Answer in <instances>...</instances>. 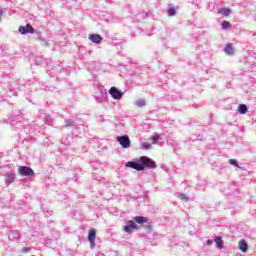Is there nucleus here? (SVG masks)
Returning <instances> with one entry per match:
<instances>
[{"instance_id": "1", "label": "nucleus", "mask_w": 256, "mask_h": 256, "mask_svg": "<svg viewBox=\"0 0 256 256\" xmlns=\"http://www.w3.org/2000/svg\"><path fill=\"white\" fill-rule=\"evenodd\" d=\"M125 166L129 169H134L135 171L157 169V164L155 163V161L147 156H142L136 161H128Z\"/></svg>"}, {"instance_id": "2", "label": "nucleus", "mask_w": 256, "mask_h": 256, "mask_svg": "<svg viewBox=\"0 0 256 256\" xmlns=\"http://www.w3.org/2000/svg\"><path fill=\"white\" fill-rule=\"evenodd\" d=\"M18 174L21 175V177H33L35 171L29 166H19Z\"/></svg>"}, {"instance_id": "3", "label": "nucleus", "mask_w": 256, "mask_h": 256, "mask_svg": "<svg viewBox=\"0 0 256 256\" xmlns=\"http://www.w3.org/2000/svg\"><path fill=\"white\" fill-rule=\"evenodd\" d=\"M116 141L121 145L122 149H129L131 147V140L128 135L118 136Z\"/></svg>"}, {"instance_id": "4", "label": "nucleus", "mask_w": 256, "mask_h": 256, "mask_svg": "<svg viewBox=\"0 0 256 256\" xmlns=\"http://www.w3.org/2000/svg\"><path fill=\"white\" fill-rule=\"evenodd\" d=\"M109 95H111L112 99H115L116 101L123 99V93L115 86H112L109 89Z\"/></svg>"}, {"instance_id": "5", "label": "nucleus", "mask_w": 256, "mask_h": 256, "mask_svg": "<svg viewBox=\"0 0 256 256\" xmlns=\"http://www.w3.org/2000/svg\"><path fill=\"white\" fill-rule=\"evenodd\" d=\"M18 31L21 35H27V33H35V28L31 24H26L25 26H19Z\"/></svg>"}, {"instance_id": "6", "label": "nucleus", "mask_w": 256, "mask_h": 256, "mask_svg": "<svg viewBox=\"0 0 256 256\" xmlns=\"http://www.w3.org/2000/svg\"><path fill=\"white\" fill-rule=\"evenodd\" d=\"M97 237V231L95 229H90L88 233V241L90 243V248L95 249V238Z\"/></svg>"}, {"instance_id": "7", "label": "nucleus", "mask_w": 256, "mask_h": 256, "mask_svg": "<svg viewBox=\"0 0 256 256\" xmlns=\"http://www.w3.org/2000/svg\"><path fill=\"white\" fill-rule=\"evenodd\" d=\"M88 39H90L92 43H96L97 45H99V43L103 41V37H101V35L99 34H89Z\"/></svg>"}, {"instance_id": "8", "label": "nucleus", "mask_w": 256, "mask_h": 256, "mask_svg": "<svg viewBox=\"0 0 256 256\" xmlns=\"http://www.w3.org/2000/svg\"><path fill=\"white\" fill-rule=\"evenodd\" d=\"M133 229H137V225L135 221L130 220L128 221L127 225L124 226L125 233H132Z\"/></svg>"}, {"instance_id": "9", "label": "nucleus", "mask_w": 256, "mask_h": 256, "mask_svg": "<svg viewBox=\"0 0 256 256\" xmlns=\"http://www.w3.org/2000/svg\"><path fill=\"white\" fill-rule=\"evenodd\" d=\"M239 249L240 251H242V253H247L249 245L247 244V241H245V239H241L239 241Z\"/></svg>"}, {"instance_id": "10", "label": "nucleus", "mask_w": 256, "mask_h": 256, "mask_svg": "<svg viewBox=\"0 0 256 256\" xmlns=\"http://www.w3.org/2000/svg\"><path fill=\"white\" fill-rule=\"evenodd\" d=\"M224 53L226 55H235V48H233V45L231 43H228L224 48Z\"/></svg>"}, {"instance_id": "11", "label": "nucleus", "mask_w": 256, "mask_h": 256, "mask_svg": "<svg viewBox=\"0 0 256 256\" xmlns=\"http://www.w3.org/2000/svg\"><path fill=\"white\" fill-rule=\"evenodd\" d=\"M15 181V173H7L5 177V183L11 185Z\"/></svg>"}, {"instance_id": "12", "label": "nucleus", "mask_w": 256, "mask_h": 256, "mask_svg": "<svg viewBox=\"0 0 256 256\" xmlns=\"http://www.w3.org/2000/svg\"><path fill=\"white\" fill-rule=\"evenodd\" d=\"M237 111L240 115H245L249 111V108L245 104H239Z\"/></svg>"}, {"instance_id": "13", "label": "nucleus", "mask_w": 256, "mask_h": 256, "mask_svg": "<svg viewBox=\"0 0 256 256\" xmlns=\"http://www.w3.org/2000/svg\"><path fill=\"white\" fill-rule=\"evenodd\" d=\"M214 241L216 243L217 249H223L224 243H223V238L221 236H216Z\"/></svg>"}, {"instance_id": "14", "label": "nucleus", "mask_w": 256, "mask_h": 256, "mask_svg": "<svg viewBox=\"0 0 256 256\" xmlns=\"http://www.w3.org/2000/svg\"><path fill=\"white\" fill-rule=\"evenodd\" d=\"M218 13L224 17H229L231 15V9L223 7L218 10Z\"/></svg>"}, {"instance_id": "15", "label": "nucleus", "mask_w": 256, "mask_h": 256, "mask_svg": "<svg viewBox=\"0 0 256 256\" xmlns=\"http://www.w3.org/2000/svg\"><path fill=\"white\" fill-rule=\"evenodd\" d=\"M167 13H168V17H175V15H177V10L175 9V7H173L170 4L167 10Z\"/></svg>"}, {"instance_id": "16", "label": "nucleus", "mask_w": 256, "mask_h": 256, "mask_svg": "<svg viewBox=\"0 0 256 256\" xmlns=\"http://www.w3.org/2000/svg\"><path fill=\"white\" fill-rule=\"evenodd\" d=\"M134 221H136V223L139 225H143V223H147V218L143 216H136L134 217Z\"/></svg>"}, {"instance_id": "17", "label": "nucleus", "mask_w": 256, "mask_h": 256, "mask_svg": "<svg viewBox=\"0 0 256 256\" xmlns=\"http://www.w3.org/2000/svg\"><path fill=\"white\" fill-rule=\"evenodd\" d=\"M38 41L43 45V47H49V42L43 38V36L38 37Z\"/></svg>"}, {"instance_id": "18", "label": "nucleus", "mask_w": 256, "mask_h": 256, "mask_svg": "<svg viewBox=\"0 0 256 256\" xmlns=\"http://www.w3.org/2000/svg\"><path fill=\"white\" fill-rule=\"evenodd\" d=\"M65 127H75V122L71 119H65Z\"/></svg>"}, {"instance_id": "19", "label": "nucleus", "mask_w": 256, "mask_h": 256, "mask_svg": "<svg viewBox=\"0 0 256 256\" xmlns=\"http://www.w3.org/2000/svg\"><path fill=\"white\" fill-rule=\"evenodd\" d=\"M151 139H152L153 145H157L159 139H161V136H159V134H156V135H153V136L151 137Z\"/></svg>"}, {"instance_id": "20", "label": "nucleus", "mask_w": 256, "mask_h": 256, "mask_svg": "<svg viewBox=\"0 0 256 256\" xmlns=\"http://www.w3.org/2000/svg\"><path fill=\"white\" fill-rule=\"evenodd\" d=\"M177 197L180 198L181 201H189V197L183 193H178Z\"/></svg>"}, {"instance_id": "21", "label": "nucleus", "mask_w": 256, "mask_h": 256, "mask_svg": "<svg viewBox=\"0 0 256 256\" xmlns=\"http://www.w3.org/2000/svg\"><path fill=\"white\" fill-rule=\"evenodd\" d=\"M221 27H222V29H231V23H229L227 21H223L221 23Z\"/></svg>"}, {"instance_id": "22", "label": "nucleus", "mask_w": 256, "mask_h": 256, "mask_svg": "<svg viewBox=\"0 0 256 256\" xmlns=\"http://www.w3.org/2000/svg\"><path fill=\"white\" fill-rule=\"evenodd\" d=\"M142 149H145V150L151 149V143L149 142L142 143Z\"/></svg>"}, {"instance_id": "23", "label": "nucleus", "mask_w": 256, "mask_h": 256, "mask_svg": "<svg viewBox=\"0 0 256 256\" xmlns=\"http://www.w3.org/2000/svg\"><path fill=\"white\" fill-rule=\"evenodd\" d=\"M229 163H230V165H233L234 167H239V162H237L236 159H230Z\"/></svg>"}, {"instance_id": "24", "label": "nucleus", "mask_w": 256, "mask_h": 256, "mask_svg": "<svg viewBox=\"0 0 256 256\" xmlns=\"http://www.w3.org/2000/svg\"><path fill=\"white\" fill-rule=\"evenodd\" d=\"M137 107H145V100H138L136 102Z\"/></svg>"}, {"instance_id": "25", "label": "nucleus", "mask_w": 256, "mask_h": 256, "mask_svg": "<svg viewBox=\"0 0 256 256\" xmlns=\"http://www.w3.org/2000/svg\"><path fill=\"white\" fill-rule=\"evenodd\" d=\"M43 213L46 215V217H50V215H53V211H49V210H47V211H43Z\"/></svg>"}, {"instance_id": "26", "label": "nucleus", "mask_w": 256, "mask_h": 256, "mask_svg": "<svg viewBox=\"0 0 256 256\" xmlns=\"http://www.w3.org/2000/svg\"><path fill=\"white\" fill-rule=\"evenodd\" d=\"M98 122H99V123H105V118L103 117V115H100V116L98 117Z\"/></svg>"}, {"instance_id": "27", "label": "nucleus", "mask_w": 256, "mask_h": 256, "mask_svg": "<svg viewBox=\"0 0 256 256\" xmlns=\"http://www.w3.org/2000/svg\"><path fill=\"white\" fill-rule=\"evenodd\" d=\"M206 245H208V246H211V245H213V240H211V239H208V240H207V242H206Z\"/></svg>"}, {"instance_id": "28", "label": "nucleus", "mask_w": 256, "mask_h": 256, "mask_svg": "<svg viewBox=\"0 0 256 256\" xmlns=\"http://www.w3.org/2000/svg\"><path fill=\"white\" fill-rule=\"evenodd\" d=\"M1 17H3V10L0 9V21H1Z\"/></svg>"}]
</instances>
